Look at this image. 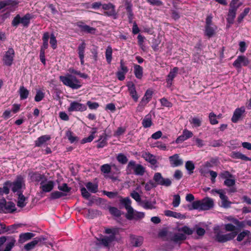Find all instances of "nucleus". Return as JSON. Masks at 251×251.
Listing matches in <instances>:
<instances>
[{"label":"nucleus","mask_w":251,"mask_h":251,"mask_svg":"<svg viewBox=\"0 0 251 251\" xmlns=\"http://www.w3.org/2000/svg\"><path fill=\"white\" fill-rule=\"evenodd\" d=\"M119 233L120 228L117 227L105 228L104 233L109 235L104 236L98 239L99 244L106 248L109 249L111 244L114 241H117L116 236L119 234Z\"/></svg>","instance_id":"f257e3e1"},{"label":"nucleus","mask_w":251,"mask_h":251,"mask_svg":"<svg viewBox=\"0 0 251 251\" xmlns=\"http://www.w3.org/2000/svg\"><path fill=\"white\" fill-rule=\"evenodd\" d=\"M214 201L210 198L206 197L201 200L194 201L192 202V207L190 210L199 209L200 210H207L214 207Z\"/></svg>","instance_id":"f03ea898"},{"label":"nucleus","mask_w":251,"mask_h":251,"mask_svg":"<svg viewBox=\"0 0 251 251\" xmlns=\"http://www.w3.org/2000/svg\"><path fill=\"white\" fill-rule=\"evenodd\" d=\"M59 79L64 85L73 89H78L82 86L81 81L75 76L69 74L66 76H60Z\"/></svg>","instance_id":"7ed1b4c3"},{"label":"nucleus","mask_w":251,"mask_h":251,"mask_svg":"<svg viewBox=\"0 0 251 251\" xmlns=\"http://www.w3.org/2000/svg\"><path fill=\"white\" fill-rule=\"evenodd\" d=\"M34 18L35 16L29 13H26L23 17L17 14L12 21L11 25L16 28L21 24L24 27H27L30 24V20Z\"/></svg>","instance_id":"20e7f679"},{"label":"nucleus","mask_w":251,"mask_h":251,"mask_svg":"<svg viewBox=\"0 0 251 251\" xmlns=\"http://www.w3.org/2000/svg\"><path fill=\"white\" fill-rule=\"evenodd\" d=\"M102 9L105 10L104 15L108 17H111L114 19L118 18V14L115 9V6L112 3H104L102 4Z\"/></svg>","instance_id":"39448f33"},{"label":"nucleus","mask_w":251,"mask_h":251,"mask_svg":"<svg viewBox=\"0 0 251 251\" xmlns=\"http://www.w3.org/2000/svg\"><path fill=\"white\" fill-rule=\"evenodd\" d=\"M237 234L238 232H232L226 234H221L218 232L215 235V240L219 243H225L233 239Z\"/></svg>","instance_id":"423d86ee"},{"label":"nucleus","mask_w":251,"mask_h":251,"mask_svg":"<svg viewBox=\"0 0 251 251\" xmlns=\"http://www.w3.org/2000/svg\"><path fill=\"white\" fill-rule=\"evenodd\" d=\"M120 203L121 205H124L126 209L127 210V213L126 214V219H130L131 217L129 214H132L133 209L131 206V200L128 197L123 198L121 197Z\"/></svg>","instance_id":"0eeeda50"},{"label":"nucleus","mask_w":251,"mask_h":251,"mask_svg":"<svg viewBox=\"0 0 251 251\" xmlns=\"http://www.w3.org/2000/svg\"><path fill=\"white\" fill-rule=\"evenodd\" d=\"M87 110V106L84 104L81 103L77 101H72L70 106L68 107V111L72 112H83Z\"/></svg>","instance_id":"6e6552de"},{"label":"nucleus","mask_w":251,"mask_h":251,"mask_svg":"<svg viewBox=\"0 0 251 251\" xmlns=\"http://www.w3.org/2000/svg\"><path fill=\"white\" fill-rule=\"evenodd\" d=\"M211 193H217L219 195V197L222 200V203L223 207L228 208L230 206L231 202L228 200V197L223 193V190L222 189H212L211 190Z\"/></svg>","instance_id":"1a4fd4ad"},{"label":"nucleus","mask_w":251,"mask_h":251,"mask_svg":"<svg viewBox=\"0 0 251 251\" xmlns=\"http://www.w3.org/2000/svg\"><path fill=\"white\" fill-rule=\"evenodd\" d=\"M14 56L15 51L14 49L12 48H8L2 58L4 64L7 66H11L13 63Z\"/></svg>","instance_id":"9d476101"},{"label":"nucleus","mask_w":251,"mask_h":251,"mask_svg":"<svg viewBox=\"0 0 251 251\" xmlns=\"http://www.w3.org/2000/svg\"><path fill=\"white\" fill-rule=\"evenodd\" d=\"M249 59L244 55H239L233 63V66L237 69H240L242 65L248 66L250 63Z\"/></svg>","instance_id":"9b49d317"},{"label":"nucleus","mask_w":251,"mask_h":251,"mask_svg":"<svg viewBox=\"0 0 251 251\" xmlns=\"http://www.w3.org/2000/svg\"><path fill=\"white\" fill-rule=\"evenodd\" d=\"M153 180L156 185L168 187L172 184L171 180L169 178H163L161 176V174H155L153 176Z\"/></svg>","instance_id":"f8f14e48"},{"label":"nucleus","mask_w":251,"mask_h":251,"mask_svg":"<svg viewBox=\"0 0 251 251\" xmlns=\"http://www.w3.org/2000/svg\"><path fill=\"white\" fill-rule=\"evenodd\" d=\"M126 86L128 88V91L130 96L135 102H137L138 101L139 96L136 90L135 84L132 81H128L127 83Z\"/></svg>","instance_id":"ddd939ff"},{"label":"nucleus","mask_w":251,"mask_h":251,"mask_svg":"<svg viewBox=\"0 0 251 251\" xmlns=\"http://www.w3.org/2000/svg\"><path fill=\"white\" fill-rule=\"evenodd\" d=\"M170 165L173 167H176L183 165V160L179 157L178 154H175L169 157Z\"/></svg>","instance_id":"4468645a"},{"label":"nucleus","mask_w":251,"mask_h":251,"mask_svg":"<svg viewBox=\"0 0 251 251\" xmlns=\"http://www.w3.org/2000/svg\"><path fill=\"white\" fill-rule=\"evenodd\" d=\"M245 112V108L244 106L235 109L231 118V121L233 123H237L241 119L243 114Z\"/></svg>","instance_id":"2eb2a0df"},{"label":"nucleus","mask_w":251,"mask_h":251,"mask_svg":"<svg viewBox=\"0 0 251 251\" xmlns=\"http://www.w3.org/2000/svg\"><path fill=\"white\" fill-rule=\"evenodd\" d=\"M77 26L80 29L81 31L91 34H95L96 29L94 27H91L89 25H85L83 22H79L77 24Z\"/></svg>","instance_id":"dca6fc26"},{"label":"nucleus","mask_w":251,"mask_h":251,"mask_svg":"<svg viewBox=\"0 0 251 251\" xmlns=\"http://www.w3.org/2000/svg\"><path fill=\"white\" fill-rule=\"evenodd\" d=\"M127 168L131 171L133 170L134 173H145V168L140 164H136L135 162L131 161L128 163Z\"/></svg>","instance_id":"f3484780"},{"label":"nucleus","mask_w":251,"mask_h":251,"mask_svg":"<svg viewBox=\"0 0 251 251\" xmlns=\"http://www.w3.org/2000/svg\"><path fill=\"white\" fill-rule=\"evenodd\" d=\"M86 47V44L84 41L80 44L77 48V53L80 59V64L83 65L84 64V53Z\"/></svg>","instance_id":"a211bd4d"},{"label":"nucleus","mask_w":251,"mask_h":251,"mask_svg":"<svg viewBox=\"0 0 251 251\" xmlns=\"http://www.w3.org/2000/svg\"><path fill=\"white\" fill-rule=\"evenodd\" d=\"M47 181V178H45L44 180H42L40 183V189H42L44 192H50L53 188L54 182L53 181L50 180L47 183L44 184V182Z\"/></svg>","instance_id":"6ab92c4d"},{"label":"nucleus","mask_w":251,"mask_h":251,"mask_svg":"<svg viewBox=\"0 0 251 251\" xmlns=\"http://www.w3.org/2000/svg\"><path fill=\"white\" fill-rule=\"evenodd\" d=\"M217 29V26L216 25L205 26L204 35L210 38L216 34Z\"/></svg>","instance_id":"aec40b11"},{"label":"nucleus","mask_w":251,"mask_h":251,"mask_svg":"<svg viewBox=\"0 0 251 251\" xmlns=\"http://www.w3.org/2000/svg\"><path fill=\"white\" fill-rule=\"evenodd\" d=\"M222 177L226 179L224 181V185L227 187H232L235 184V180L234 178H230L232 177L231 174H221Z\"/></svg>","instance_id":"412c9836"},{"label":"nucleus","mask_w":251,"mask_h":251,"mask_svg":"<svg viewBox=\"0 0 251 251\" xmlns=\"http://www.w3.org/2000/svg\"><path fill=\"white\" fill-rule=\"evenodd\" d=\"M44 240L45 238L42 237H37L34 238L31 242L25 244L24 248L27 251L33 249L39 242H41Z\"/></svg>","instance_id":"4be33fe9"},{"label":"nucleus","mask_w":251,"mask_h":251,"mask_svg":"<svg viewBox=\"0 0 251 251\" xmlns=\"http://www.w3.org/2000/svg\"><path fill=\"white\" fill-rule=\"evenodd\" d=\"M131 244L133 246L137 247L142 245L143 241V238L141 236H138L134 235L130 236Z\"/></svg>","instance_id":"5701e85b"},{"label":"nucleus","mask_w":251,"mask_h":251,"mask_svg":"<svg viewBox=\"0 0 251 251\" xmlns=\"http://www.w3.org/2000/svg\"><path fill=\"white\" fill-rule=\"evenodd\" d=\"M51 139V137L49 135H44L38 137L35 141V146L40 147L46 142L49 141Z\"/></svg>","instance_id":"b1692460"},{"label":"nucleus","mask_w":251,"mask_h":251,"mask_svg":"<svg viewBox=\"0 0 251 251\" xmlns=\"http://www.w3.org/2000/svg\"><path fill=\"white\" fill-rule=\"evenodd\" d=\"M50 38V34L48 32H46L44 33L42 40H43V45L41 47L40 50L45 51V50L48 48L49 44L48 41Z\"/></svg>","instance_id":"393cba45"},{"label":"nucleus","mask_w":251,"mask_h":251,"mask_svg":"<svg viewBox=\"0 0 251 251\" xmlns=\"http://www.w3.org/2000/svg\"><path fill=\"white\" fill-rule=\"evenodd\" d=\"M134 74L135 76V77L140 79L143 77V68L142 66L137 65V64H134Z\"/></svg>","instance_id":"a878e982"},{"label":"nucleus","mask_w":251,"mask_h":251,"mask_svg":"<svg viewBox=\"0 0 251 251\" xmlns=\"http://www.w3.org/2000/svg\"><path fill=\"white\" fill-rule=\"evenodd\" d=\"M142 124L144 128H149L152 126V122L151 115L150 114H148L145 116L144 118L142 120Z\"/></svg>","instance_id":"bb28decb"},{"label":"nucleus","mask_w":251,"mask_h":251,"mask_svg":"<svg viewBox=\"0 0 251 251\" xmlns=\"http://www.w3.org/2000/svg\"><path fill=\"white\" fill-rule=\"evenodd\" d=\"M164 214L166 216L174 217L178 219H182L184 218V216L181 213L169 210H165L164 211Z\"/></svg>","instance_id":"cd10ccee"},{"label":"nucleus","mask_w":251,"mask_h":251,"mask_svg":"<svg viewBox=\"0 0 251 251\" xmlns=\"http://www.w3.org/2000/svg\"><path fill=\"white\" fill-rule=\"evenodd\" d=\"M186 236L185 234L180 233H175L172 237L171 240L176 243H179V242L184 241L186 239Z\"/></svg>","instance_id":"c85d7f7f"},{"label":"nucleus","mask_w":251,"mask_h":251,"mask_svg":"<svg viewBox=\"0 0 251 251\" xmlns=\"http://www.w3.org/2000/svg\"><path fill=\"white\" fill-rule=\"evenodd\" d=\"M237 11V10H236L229 9L226 18V21L228 23L230 24H233Z\"/></svg>","instance_id":"c756f323"},{"label":"nucleus","mask_w":251,"mask_h":251,"mask_svg":"<svg viewBox=\"0 0 251 251\" xmlns=\"http://www.w3.org/2000/svg\"><path fill=\"white\" fill-rule=\"evenodd\" d=\"M18 199L17 201V206L19 207H24L26 202H25L26 198L23 195L22 192H18Z\"/></svg>","instance_id":"7c9ffc66"},{"label":"nucleus","mask_w":251,"mask_h":251,"mask_svg":"<svg viewBox=\"0 0 251 251\" xmlns=\"http://www.w3.org/2000/svg\"><path fill=\"white\" fill-rule=\"evenodd\" d=\"M129 215L131 216V218L130 219H127V220H132L134 219L136 220H138L144 218L145 213L142 212L134 211V209H133L132 214H129Z\"/></svg>","instance_id":"2f4dec72"},{"label":"nucleus","mask_w":251,"mask_h":251,"mask_svg":"<svg viewBox=\"0 0 251 251\" xmlns=\"http://www.w3.org/2000/svg\"><path fill=\"white\" fill-rule=\"evenodd\" d=\"M112 48L110 46H108L105 50V55L107 63L111 64L112 60Z\"/></svg>","instance_id":"473e14b6"},{"label":"nucleus","mask_w":251,"mask_h":251,"mask_svg":"<svg viewBox=\"0 0 251 251\" xmlns=\"http://www.w3.org/2000/svg\"><path fill=\"white\" fill-rule=\"evenodd\" d=\"M35 234L31 232H26L20 235V241L21 242H25L33 237Z\"/></svg>","instance_id":"72a5a7b5"},{"label":"nucleus","mask_w":251,"mask_h":251,"mask_svg":"<svg viewBox=\"0 0 251 251\" xmlns=\"http://www.w3.org/2000/svg\"><path fill=\"white\" fill-rule=\"evenodd\" d=\"M19 94L21 100L26 99L29 95V91L23 86L19 89Z\"/></svg>","instance_id":"f704fd0d"},{"label":"nucleus","mask_w":251,"mask_h":251,"mask_svg":"<svg viewBox=\"0 0 251 251\" xmlns=\"http://www.w3.org/2000/svg\"><path fill=\"white\" fill-rule=\"evenodd\" d=\"M108 210L110 214L114 217L119 218L122 215L121 211L118 209L117 207L110 206L108 208Z\"/></svg>","instance_id":"c9c22d12"},{"label":"nucleus","mask_w":251,"mask_h":251,"mask_svg":"<svg viewBox=\"0 0 251 251\" xmlns=\"http://www.w3.org/2000/svg\"><path fill=\"white\" fill-rule=\"evenodd\" d=\"M155 202L152 203L151 201L147 200H143L141 201V205L145 209H152L155 208L154 204Z\"/></svg>","instance_id":"e433bc0d"},{"label":"nucleus","mask_w":251,"mask_h":251,"mask_svg":"<svg viewBox=\"0 0 251 251\" xmlns=\"http://www.w3.org/2000/svg\"><path fill=\"white\" fill-rule=\"evenodd\" d=\"M233 157L236 159H240L244 161H251V158L246 156L240 152H233Z\"/></svg>","instance_id":"4c0bfd02"},{"label":"nucleus","mask_w":251,"mask_h":251,"mask_svg":"<svg viewBox=\"0 0 251 251\" xmlns=\"http://www.w3.org/2000/svg\"><path fill=\"white\" fill-rule=\"evenodd\" d=\"M145 155L146 156L145 157L146 160L150 162L151 165L156 167V165L157 162L155 159V157L151 153H146Z\"/></svg>","instance_id":"58836bf2"},{"label":"nucleus","mask_w":251,"mask_h":251,"mask_svg":"<svg viewBox=\"0 0 251 251\" xmlns=\"http://www.w3.org/2000/svg\"><path fill=\"white\" fill-rule=\"evenodd\" d=\"M104 177L111 179L113 183H118L120 181L119 176L117 175V174H104Z\"/></svg>","instance_id":"ea45409f"},{"label":"nucleus","mask_w":251,"mask_h":251,"mask_svg":"<svg viewBox=\"0 0 251 251\" xmlns=\"http://www.w3.org/2000/svg\"><path fill=\"white\" fill-rule=\"evenodd\" d=\"M66 135L71 143H74L78 141V138L77 136H74V133L70 130H68L66 133Z\"/></svg>","instance_id":"a19ab883"},{"label":"nucleus","mask_w":251,"mask_h":251,"mask_svg":"<svg viewBox=\"0 0 251 251\" xmlns=\"http://www.w3.org/2000/svg\"><path fill=\"white\" fill-rule=\"evenodd\" d=\"M5 207L3 212L4 213H12L15 210V205L13 202H6Z\"/></svg>","instance_id":"79ce46f5"},{"label":"nucleus","mask_w":251,"mask_h":251,"mask_svg":"<svg viewBox=\"0 0 251 251\" xmlns=\"http://www.w3.org/2000/svg\"><path fill=\"white\" fill-rule=\"evenodd\" d=\"M239 0H231L229 3V9L237 10L241 6L242 2H239Z\"/></svg>","instance_id":"37998d69"},{"label":"nucleus","mask_w":251,"mask_h":251,"mask_svg":"<svg viewBox=\"0 0 251 251\" xmlns=\"http://www.w3.org/2000/svg\"><path fill=\"white\" fill-rule=\"evenodd\" d=\"M251 232L248 230H244L238 234L236 240L238 242L242 241L246 236H249Z\"/></svg>","instance_id":"c03bdc74"},{"label":"nucleus","mask_w":251,"mask_h":251,"mask_svg":"<svg viewBox=\"0 0 251 251\" xmlns=\"http://www.w3.org/2000/svg\"><path fill=\"white\" fill-rule=\"evenodd\" d=\"M86 186L88 190L92 193H95L98 191V186L96 184L89 182L86 184Z\"/></svg>","instance_id":"a18cd8bd"},{"label":"nucleus","mask_w":251,"mask_h":251,"mask_svg":"<svg viewBox=\"0 0 251 251\" xmlns=\"http://www.w3.org/2000/svg\"><path fill=\"white\" fill-rule=\"evenodd\" d=\"M103 135L104 137L103 139L101 141L98 142V144L97 145V148L98 149L102 148L106 146L107 145V135L105 132L103 133Z\"/></svg>","instance_id":"49530a36"},{"label":"nucleus","mask_w":251,"mask_h":251,"mask_svg":"<svg viewBox=\"0 0 251 251\" xmlns=\"http://www.w3.org/2000/svg\"><path fill=\"white\" fill-rule=\"evenodd\" d=\"M22 186L21 181L17 180L13 183L12 187V190L14 193L17 192V194H18V192H22L21 191H20L22 188Z\"/></svg>","instance_id":"de8ad7c7"},{"label":"nucleus","mask_w":251,"mask_h":251,"mask_svg":"<svg viewBox=\"0 0 251 251\" xmlns=\"http://www.w3.org/2000/svg\"><path fill=\"white\" fill-rule=\"evenodd\" d=\"M185 167L189 173H194L193 171L195 169V165L192 161L189 160L186 161Z\"/></svg>","instance_id":"09e8293b"},{"label":"nucleus","mask_w":251,"mask_h":251,"mask_svg":"<svg viewBox=\"0 0 251 251\" xmlns=\"http://www.w3.org/2000/svg\"><path fill=\"white\" fill-rule=\"evenodd\" d=\"M50 43L51 48L54 50L57 48V40L56 39V37L54 35V34L52 33L50 35Z\"/></svg>","instance_id":"8fccbe9b"},{"label":"nucleus","mask_w":251,"mask_h":251,"mask_svg":"<svg viewBox=\"0 0 251 251\" xmlns=\"http://www.w3.org/2000/svg\"><path fill=\"white\" fill-rule=\"evenodd\" d=\"M45 97V93L41 90H38L36 92V94L34 97V100L36 102H39L41 101Z\"/></svg>","instance_id":"3c124183"},{"label":"nucleus","mask_w":251,"mask_h":251,"mask_svg":"<svg viewBox=\"0 0 251 251\" xmlns=\"http://www.w3.org/2000/svg\"><path fill=\"white\" fill-rule=\"evenodd\" d=\"M250 9L249 8H246L244 9V11L242 12L237 18V21L239 23H240L249 13Z\"/></svg>","instance_id":"603ef678"},{"label":"nucleus","mask_w":251,"mask_h":251,"mask_svg":"<svg viewBox=\"0 0 251 251\" xmlns=\"http://www.w3.org/2000/svg\"><path fill=\"white\" fill-rule=\"evenodd\" d=\"M178 231H182L184 232V234H185L188 235H192L193 233V230L186 226H184L183 227L179 228L178 229Z\"/></svg>","instance_id":"864d4df0"},{"label":"nucleus","mask_w":251,"mask_h":251,"mask_svg":"<svg viewBox=\"0 0 251 251\" xmlns=\"http://www.w3.org/2000/svg\"><path fill=\"white\" fill-rule=\"evenodd\" d=\"M209 120L210 123L212 125H214L218 123V121L217 119V116L213 112H211L209 113Z\"/></svg>","instance_id":"5fc2aeb1"},{"label":"nucleus","mask_w":251,"mask_h":251,"mask_svg":"<svg viewBox=\"0 0 251 251\" xmlns=\"http://www.w3.org/2000/svg\"><path fill=\"white\" fill-rule=\"evenodd\" d=\"M117 159L122 164H126L128 161L126 156L123 153H119L117 156Z\"/></svg>","instance_id":"6e6d98bb"},{"label":"nucleus","mask_w":251,"mask_h":251,"mask_svg":"<svg viewBox=\"0 0 251 251\" xmlns=\"http://www.w3.org/2000/svg\"><path fill=\"white\" fill-rule=\"evenodd\" d=\"M120 70L119 71L123 72L125 74H126L128 71V69L127 67L126 66V64L123 59L120 60Z\"/></svg>","instance_id":"4d7b16f0"},{"label":"nucleus","mask_w":251,"mask_h":251,"mask_svg":"<svg viewBox=\"0 0 251 251\" xmlns=\"http://www.w3.org/2000/svg\"><path fill=\"white\" fill-rule=\"evenodd\" d=\"M159 101L162 106L168 108L172 107L173 106L172 103L169 101L166 98L164 97L160 99L159 100Z\"/></svg>","instance_id":"13d9d810"},{"label":"nucleus","mask_w":251,"mask_h":251,"mask_svg":"<svg viewBox=\"0 0 251 251\" xmlns=\"http://www.w3.org/2000/svg\"><path fill=\"white\" fill-rule=\"evenodd\" d=\"M190 122L195 127H200L201 125V120L196 117L193 118Z\"/></svg>","instance_id":"bf43d9fd"},{"label":"nucleus","mask_w":251,"mask_h":251,"mask_svg":"<svg viewBox=\"0 0 251 251\" xmlns=\"http://www.w3.org/2000/svg\"><path fill=\"white\" fill-rule=\"evenodd\" d=\"M180 203V197L178 194L175 195L173 197L172 204L174 207H177Z\"/></svg>","instance_id":"052dcab7"},{"label":"nucleus","mask_w":251,"mask_h":251,"mask_svg":"<svg viewBox=\"0 0 251 251\" xmlns=\"http://www.w3.org/2000/svg\"><path fill=\"white\" fill-rule=\"evenodd\" d=\"M178 71V68L176 67L173 68L170 72L169 74L168 75L167 77L168 78H170L171 79H174V78L176 76V74H177Z\"/></svg>","instance_id":"680f3d73"},{"label":"nucleus","mask_w":251,"mask_h":251,"mask_svg":"<svg viewBox=\"0 0 251 251\" xmlns=\"http://www.w3.org/2000/svg\"><path fill=\"white\" fill-rule=\"evenodd\" d=\"M89 108L91 110H96L99 107V104L97 102H92L91 101H87L86 103Z\"/></svg>","instance_id":"e2e57ef3"},{"label":"nucleus","mask_w":251,"mask_h":251,"mask_svg":"<svg viewBox=\"0 0 251 251\" xmlns=\"http://www.w3.org/2000/svg\"><path fill=\"white\" fill-rule=\"evenodd\" d=\"M64 196H65L64 194L61 192L54 191L51 193L50 199L53 200L57 199Z\"/></svg>","instance_id":"0e129e2a"},{"label":"nucleus","mask_w":251,"mask_h":251,"mask_svg":"<svg viewBox=\"0 0 251 251\" xmlns=\"http://www.w3.org/2000/svg\"><path fill=\"white\" fill-rule=\"evenodd\" d=\"M151 100L148 99V98H147L146 97H145V96L144 95L143 97L142 98L141 100L140 101L139 105H138V107H141L142 106V109L144 108V107L147 105L149 102V101H150Z\"/></svg>","instance_id":"69168bd1"},{"label":"nucleus","mask_w":251,"mask_h":251,"mask_svg":"<svg viewBox=\"0 0 251 251\" xmlns=\"http://www.w3.org/2000/svg\"><path fill=\"white\" fill-rule=\"evenodd\" d=\"M111 170V166L108 164H104L100 167L101 173H110Z\"/></svg>","instance_id":"338daca9"},{"label":"nucleus","mask_w":251,"mask_h":251,"mask_svg":"<svg viewBox=\"0 0 251 251\" xmlns=\"http://www.w3.org/2000/svg\"><path fill=\"white\" fill-rule=\"evenodd\" d=\"M225 229L227 231L236 232L235 230L236 229L235 226L231 224H226L225 225Z\"/></svg>","instance_id":"774afa93"}]
</instances>
